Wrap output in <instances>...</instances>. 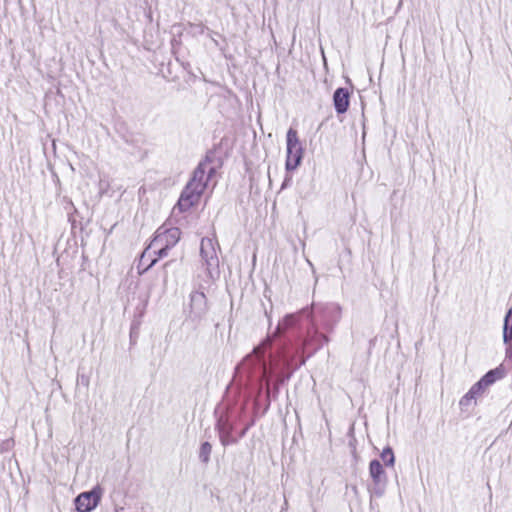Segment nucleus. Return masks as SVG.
Here are the masks:
<instances>
[{"mask_svg":"<svg viewBox=\"0 0 512 512\" xmlns=\"http://www.w3.org/2000/svg\"><path fill=\"white\" fill-rule=\"evenodd\" d=\"M264 339L236 366L235 381L247 398H254V405H260L265 388V410L279 394L280 385L288 381L295 371L303 366L307 357L292 346H280L279 338L271 339L261 346Z\"/></svg>","mask_w":512,"mask_h":512,"instance_id":"f257e3e1","label":"nucleus"},{"mask_svg":"<svg viewBox=\"0 0 512 512\" xmlns=\"http://www.w3.org/2000/svg\"><path fill=\"white\" fill-rule=\"evenodd\" d=\"M340 319L341 308L337 304L307 306L285 315L261 346L278 337L280 346H292L309 359L329 342L327 333L334 331Z\"/></svg>","mask_w":512,"mask_h":512,"instance_id":"f03ea898","label":"nucleus"},{"mask_svg":"<svg viewBox=\"0 0 512 512\" xmlns=\"http://www.w3.org/2000/svg\"><path fill=\"white\" fill-rule=\"evenodd\" d=\"M212 163V158L206 155L194 169L191 179L182 190L180 197L173 207L172 213H184L189 211L193 206L197 205L201 195L205 191L208 181L206 180V168Z\"/></svg>","mask_w":512,"mask_h":512,"instance_id":"7ed1b4c3","label":"nucleus"},{"mask_svg":"<svg viewBox=\"0 0 512 512\" xmlns=\"http://www.w3.org/2000/svg\"><path fill=\"white\" fill-rule=\"evenodd\" d=\"M219 247L217 241L211 238H202L200 245V256L203 265L206 267L207 276L215 281L220 277L219 258L216 252Z\"/></svg>","mask_w":512,"mask_h":512,"instance_id":"20e7f679","label":"nucleus"},{"mask_svg":"<svg viewBox=\"0 0 512 512\" xmlns=\"http://www.w3.org/2000/svg\"><path fill=\"white\" fill-rule=\"evenodd\" d=\"M286 171L295 170L302 162L303 147L299 141L298 133L295 129L289 128L286 134Z\"/></svg>","mask_w":512,"mask_h":512,"instance_id":"39448f33","label":"nucleus"},{"mask_svg":"<svg viewBox=\"0 0 512 512\" xmlns=\"http://www.w3.org/2000/svg\"><path fill=\"white\" fill-rule=\"evenodd\" d=\"M189 311L186 321L199 325L206 317L209 311L208 300L203 291H192L190 294Z\"/></svg>","mask_w":512,"mask_h":512,"instance_id":"423d86ee","label":"nucleus"},{"mask_svg":"<svg viewBox=\"0 0 512 512\" xmlns=\"http://www.w3.org/2000/svg\"><path fill=\"white\" fill-rule=\"evenodd\" d=\"M369 473L373 481V485L369 489L370 493L372 496L381 497L385 492L387 478L384 468L378 459L370 461Z\"/></svg>","mask_w":512,"mask_h":512,"instance_id":"0eeeda50","label":"nucleus"},{"mask_svg":"<svg viewBox=\"0 0 512 512\" xmlns=\"http://www.w3.org/2000/svg\"><path fill=\"white\" fill-rule=\"evenodd\" d=\"M101 500V490L96 487L91 491L79 494L75 500V508L78 512H91L94 510Z\"/></svg>","mask_w":512,"mask_h":512,"instance_id":"6e6552de","label":"nucleus"},{"mask_svg":"<svg viewBox=\"0 0 512 512\" xmlns=\"http://www.w3.org/2000/svg\"><path fill=\"white\" fill-rule=\"evenodd\" d=\"M180 234L181 232L178 228H171L167 230L163 235L158 234L153 239L149 247L142 253L140 264H142L147 257H150V253L148 252L149 249H152L156 247L158 244L163 243L170 244V246L173 247L180 239Z\"/></svg>","mask_w":512,"mask_h":512,"instance_id":"1a4fd4ad","label":"nucleus"},{"mask_svg":"<svg viewBox=\"0 0 512 512\" xmlns=\"http://www.w3.org/2000/svg\"><path fill=\"white\" fill-rule=\"evenodd\" d=\"M333 105L337 114L347 112L350 105V93L347 88L339 87L334 91Z\"/></svg>","mask_w":512,"mask_h":512,"instance_id":"9d476101","label":"nucleus"},{"mask_svg":"<svg viewBox=\"0 0 512 512\" xmlns=\"http://www.w3.org/2000/svg\"><path fill=\"white\" fill-rule=\"evenodd\" d=\"M241 412L234 415L233 412L222 414L218 417L215 429L220 432H234L236 421L240 417Z\"/></svg>","mask_w":512,"mask_h":512,"instance_id":"9b49d317","label":"nucleus"},{"mask_svg":"<svg viewBox=\"0 0 512 512\" xmlns=\"http://www.w3.org/2000/svg\"><path fill=\"white\" fill-rule=\"evenodd\" d=\"M503 341L506 345L507 356L512 357V307L504 318Z\"/></svg>","mask_w":512,"mask_h":512,"instance_id":"f8f14e48","label":"nucleus"},{"mask_svg":"<svg viewBox=\"0 0 512 512\" xmlns=\"http://www.w3.org/2000/svg\"><path fill=\"white\" fill-rule=\"evenodd\" d=\"M485 388L480 381L475 383L470 390L462 397L460 400L461 406H469L470 402L474 400L477 396H480L484 393Z\"/></svg>","mask_w":512,"mask_h":512,"instance_id":"ddd939ff","label":"nucleus"},{"mask_svg":"<svg viewBox=\"0 0 512 512\" xmlns=\"http://www.w3.org/2000/svg\"><path fill=\"white\" fill-rule=\"evenodd\" d=\"M503 377V372L501 369L496 368L493 370H490L488 373H486L479 381L482 383L484 388L486 389L490 385H492L496 380H499Z\"/></svg>","mask_w":512,"mask_h":512,"instance_id":"4468645a","label":"nucleus"},{"mask_svg":"<svg viewBox=\"0 0 512 512\" xmlns=\"http://www.w3.org/2000/svg\"><path fill=\"white\" fill-rule=\"evenodd\" d=\"M211 452H212V445L208 441L201 443V446L199 449V454H198L199 460L203 464H208L210 461Z\"/></svg>","mask_w":512,"mask_h":512,"instance_id":"2eb2a0df","label":"nucleus"},{"mask_svg":"<svg viewBox=\"0 0 512 512\" xmlns=\"http://www.w3.org/2000/svg\"><path fill=\"white\" fill-rule=\"evenodd\" d=\"M170 248H171L170 244L165 243L164 246L158 248V250H153V253L156 254L157 257L151 259L150 263L145 267L144 271H147L152 266H154L160 258L167 256L168 250Z\"/></svg>","mask_w":512,"mask_h":512,"instance_id":"dca6fc26","label":"nucleus"},{"mask_svg":"<svg viewBox=\"0 0 512 512\" xmlns=\"http://www.w3.org/2000/svg\"><path fill=\"white\" fill-rule=\"evenodd\" d=\"M218 434L220 443L224 447L238 443V438L233 435V432H220Z\"/></svg>","mask_w":512,"mask_h":512,"instance_id":"f3484780","label":"nucleus"},{"mask_svg":"<svg viewBox=\"0 0 512 512\" xmlns=\"http://www.w3.org/2000/svg\"><path fill=\"white\" fill-rule=\"evenodd\" d=\"M380 457L385 464V466H393L395 462V456L391 447L387 446L383 449L380 454Z\"/></svg>","mask_w":512,"mask_h":512,"instance_id":"a211bd4d","label":"nucleus"},{"mask_svg":"<svg viewBox=\"0 0 512 512\" xmlns=\"http://www.w3.org/2000/svg\"><path fill=\"white\" fill-rule=\"evenodd\" d=\"M191 27L194 29V33L203 34L206 30L210 31L208 27L203 24H192Z\"/></svg>","mask_w":512,"mask_h":512,"instance_id":"6ab92c4d","label":"nucleus"},{"mask_svg":"<svg viewBox=\"0 0 512 512\" xmlns=\"http://www.w3.org/2000/svg\"><path fill=\"white\" fill-rule=\"evenodd\" d=\"M215 173H216V168H215V167L210 166V164H209V165L207 166V168H206V175H205L206 180H207V181H209V180L213 177V175H214Z\"/></svg>","mask_w":512,"mask_h":512,"instance_id":"aec40b11","label":"nucleus"},{"mask_svg":"<svg viewBox=\"0 0 512 512\" xmlns=\"http://www.w3.org/2000/svg\"><path fill=\"white\" fill-rule=\"evenodd\" d=\"M252 424L253 423L247 424L242 430H240V432L238 433V436H237L238 440L243 438L246 435L247 431L249 430V428Z\"/></svg>","mask_w":512,"mask_h":512,"instance_id":"412c9836","label":"nucleus"},{"mask_svg":"<svg viewBox=\"0 0 512 512\" xmlns=\"http://www.w3.org/2000/svg\"><path fill=\"white\" fill-rule=\"evenodd\" d=\"M213 34H217L216 32H213V31H209V37L210 39L212 40V42L215 44L216 47H219L220 49H223V46L217 41V39H215L212 35Z\"/></svg>","mask_w":512,"mask_h":512,"instance_id":"4be33fe9","label":"nucleus"},{"mask_svg":"<svg viewBox=\"0 0 512 512\" xmlns=\"http://www.w3.org/2000/svg\"><path fill=\"white\" fill-rule=\"evenodd\" d=\"M291 180H292L291 177L286 176L281 185V189H285L286 187H288L291 183Z\"/></svg>","mask_w":512,"mask_h":512,"instance_id":"5701e85b","label":"nucleus"},{"mask_svg":"<svg viewBox=\"0 0 512 512\" xmlns=\"http://www.w3.org/2000/svg\"><path fill=\"white\" fill-rule=\"evenodd\" d=\"M81 381H82V383L88 384V380L85 379L84 376H82Z\"/></svg>","mask_w":512,"mask_h":512,"instance_id":"b1692460","label":"nucleus"},{"mask_svg":"<svg viewBox=\"0 0 512 512\" xmlns=\"http://www.w3.org/2000/svg\"><path fill=\"white\" fill-rule=\"evenodd\" d=\"M170 263H171V261L166 262L163 267L166 268Z\"/></svg>","mask_w":512,"mask_h":512,"instance_id":"393cba45","label":"nucleus"},{"mask_svg":"<svg viewBox=\"0 0 512 512\" xmlns=\"http://www.w3.org/2000/svg\"><path fill=\"white\" fill-rule=\"evenodd\" d=\"M245 409V404L241 406V412Z\"/></svg>","mask_w":512,"mask_h":512,"instance_id":"a878e982","label":"nucleus"},{"mask_svg":"<svg viewBox=\"0 0 512 512\" xmlns=\"http://www.w3.org/2000/svg\"><path fill=\"white\" fill-rule=\"evenodd\" d=\"M166 281H167V275L165 274V276H164V282H166Z\"/></svg>","mask_w":512,"mask_h":512,"instance_id":"bb28decb","label":"nucleus"},{"mask_svg":"<svg viewBox=\"0 0 512 512\" xmlns=\"http://www.w3.org/2000/svg\"><path fill=\"white\" fill-rule=\"evenodd\" d=\"M3 451H4V449H1V450H0V453H2Z\"/></svg>","mask_w":512,"mask_h":512,"instance_id":"cd10ccee","label":"nucleus"}]
</instances>
